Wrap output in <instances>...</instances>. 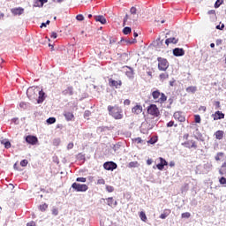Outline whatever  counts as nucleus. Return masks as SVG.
<instances>
[{"label": "nucleus", "instance_id": "13", "mask_svg": "<svg viewBox=\"0 0 226 226\" xmlns=\"http://www.w3.org/2000/svg\"><path fill=\"white\" fill-rule=\"evenodd\" d=\"M26 142H27V144H32V146H34V144L38 142V138L34 136H26Z\"/></svg>", "mask_w": 226, "mask_h": 226}, {"label": "nucleus", "instance_id": "18", "mask_svg": "<svg viewBox=\"0 0 226 226\" xmlns=\"http://www.w3.org/2000/svg\"><path fill=\"white\" fill-rule=\"evenodd\" d=\"M225 117V114L222 113V111H216L214 114V121H218V119H223Z\"/></svg>", "mask_w": 226, "mask_h": 226}, {"label": "nucleus", "instance_id": "51", "mask_svg": "<svg viewBox=\"0 0 226 226\" xmlns=\"http://www.w3.org/2000/svg\"><path fill=\"white\" fill-rule=\"evenodd\" d=\"M219 183L221 184V185H226V178L225 177H221L220 178V180H219Z\"/></svg>", "mask_w": 226, "mask_h": 226}, {"label": "nucleus", "instance_id": "2", "mask_svg": "<svg viewBox=\"0 0 226 226\" xmlns=\"http://www.w3.org/2000/svg\"><path fill=\"white\" fill-rule=\"evenodd\" d=\"M152 97L155 103H164V102H167V95L163 93H160V90L153 91Z\"/></svg>", "mask_w": 226, "mask_h": 226}, {"label": "nucleus", "instance_id": "61", "mask_svg": "<svg viewBox=\"0 0 226 226\" xmlns=\"http://www.w3.org/2000/svg\"><path fill=\"white\" fill-rule=\"evenodd\" d=\"M26 226H36V224L34 222H28Z\"/></svg>", "mask_w": 226, "mask_h": 226}, {"label": "nucleus", "instance_id": "27", "mask_svg": "<svg viewBox=\"0 0 226 226\" xmlns=\"http://www.w3.org/2000/svg\"><path fill=\"white\" fill-rule=\"evenodd\" d=\"M154 45L157 49H163V40H161L160 38L157 39L154 41Z\"/></svg>", "mask_w": 226, "mask_h": 226}, {"label": "nucleus", "instance_id": "55", "mask_svg": "<svg viewBox=\"0 0 226 226\" xmlns=\"http://www.w3.org/2000/svg\"><path fill=\"white\" fill-rule=\"evenodd\" d=\"M67 149H73V142H71L67 145Z\"/></svg>", "mask_w": 226, "mask_h": 226}, {"label": "nucleus", "instance_id": "16", "mask_svg": "<svg viewBox=\"0 0 226 226\" xmlns=\"http://www.w3.org/2000/svg\"><path fill=\"white\" fill-rule=\"evenodd\" d=\"M38 94H39V97L37 100V103H43V102H45V92H43V90H40L39 88Z\"/></svg>", "mask_w": 226, "mask_h": 226}, {"label": "nucleus", "instance_id": "63", "mask_svg": "<svg viewBox=\"0 0 226 226\" xmlns=\"http://www.w3.org/2000/svg\"><path fill=\"white\" fill-rule=\"evenodd\" d=\"M113 149L114 151H117V149H119V145H114Z\"/></svg>", "mask_w": 226, "mask_h": 226}, {"label": "nucleus", "instance_id": "43", "mask_svg": "<svg viewBox=\"0 0 226 226\" xmlns=\"http://www.w3.org/2000/svg\"><path fill=\"white\" fill-rule=\"evenodd\" d=\"M51 211H52V215H54V216H57V215H59V211L57 210L56 207H53Z\"/></svg>", "mask_w": 226, "mask_h": 226}, {"label": "nucleus", "instance_id": "34", "mask_svg": "<svg viewBox=\"0 0 226 226\" xmlns=\"http://www.w3.org/2000/svg\"><path fill=\"white\" fill-rule=\"evenodd\" d=\"M1 144L4 146L5 149H10V147H11V143H10V141H6V139L2 140Z\"/></svg>", "mask_w": 226, "mask_h": 226}, {"label": "nucleus", "instance_id": "38", "mask_svg": "<svg viewBox=\"0 0 226 226\" xmlns=\"http://www.w3.org/2000/svg\"><path fill=\"white\" fill-rule=\"evenodd\" d=\"M48 124H54L56 123V117H49L47 119Z\"/></svg>", "mask_w": 226, "mask_h": 226}, {"label": "nucleus", "instance_id": "3", "mask_svg": "<svg viewBox=\"0 0 226 226\" xmlns=\"http://www.w3.org/2000/svg\"><path fill=\"white\" fill-rule=\"evenodd\" d=\"M38 93H40V87H30L26 90V95L29 100H36L38 98Z\"/></svg>", "mask_w": 226, "mask_h": 226}, {"label": "nucleus", "instance_id": "56", "mask_svg": "<svg viewBox=\"0 0 226 226\" xmlns=\"http://www.w3.org/2000/svg\"><path fill=\"white\" fill-rule=\"evenodd\" d=\"M51 38H54V40H56V38H57V34L56 32H52Z\"/></svg>", "mask_w": 226, "mask_h": 226}, {"label": "nucleus", "instance_id": "53", "mask_svg": "<svg viewBox=\"0 0 226 226\" xmlns=\"http://www.w3.org/2000/svg\"><path fill=\"white\" fill-rule=\"evenodd\" d=\"M89 116H91V111L86 110L84 113V117H89Z\"/></svg>", "mask_w": 226, "mask_h": 226}, {"label": "nucleus", "instance_id": "31", "mask_svg": "<svg viewBox=\"0 0 226 226\" xmlns=\"http://www.w3.org/2000/svg\"><path fill=\"white\" fill-rule=\"evenodd\" d=\"M121 41H124V43H126L127 45H132V43H137L136 39H132V40L122 39Z\"/></svg>", "mask_w": 226, "mask_h": 226}, {"label": "nucleus", "instance_id": "57", "mask_svg": "<svg viewBox=\"0 0 226 226\" xmlns=\"http://www.w3.org/2000/svg\"><path fill=\"white\" fill-rule=\"evenodd\" d=\"M114 43H116V39L115 38L110 39L109 40V45H114Z\"/></svg>", "mask_w": 226, "mask_h": 226}, {"label": "nucleus", "instance_id": "40", "mask_svg": "<svg viewBox=\"0 0 226 226\" xmlns=\"http://www.w3.org/2000/svg\"><path fill=\"white\" fill-rule=\"evenodd\" d=\"M106 190L109 193H112V192H114V187L111 185H106Z\"/></svg>", "mask_w": 226, "mask_h": 226}, {"label": "nucleus", "instance_id": "4", "mask_svg": "<svg viewBox=\"0 0 226 226\" xmlns=\"http://www.w3.org/2000/svg\"><path fill=\"white\" fill-rule=\"evenodd\" d=\"M213 169V164L211 162H206L203 166L198 165L196 168V172L199 174H206Z\"/></svg>", "mask_w": 226, "mask_h": 226}, {"label": "nucleus", "instance_id": "8", "mask_svg": "<svg viewBox=\"0 0 226 226\" xmlns=\"http://www.w3.org/2000/svg\"><path fill=\"white\" fill-rule=\"evenodd\" d=\"M184 147H187V149H197V143L193 140H187L182 143Z\"/></svg>", "mask_w": 226, "mask_h": 226}, {"label": "nucleus", "instance_id": "22", "mask_svg": "<svg viewBox=\"0 0 226 226\" xmlns=\"http://www.w3.org/2000/svg\"><path fill=\"white\" fill-rule=\"evenodd\" d=\"M96 22H100L101 24H107V19L103 16H94Z\"/></svg>", "mask_w": 226, "mask_h": 226}, {"label": "nucleus", "instance_id": "42", "mask_svg": "<svg viewBox=\"0 0 226 226\" xmlns=\"http://www.w3.org/2000/svg\"><path fill=\"white\" fill-rule=\"evenodd\" d=\"M192 216V214L190 212H185L182 214V218H190Z\"/></svg>", "mask_w": 226, "mask_h": 226}, {"label": "nucleus", "instance_id": "7", "mask_svg": "<svg viewBox=\"0 0 226 226\" xmlns=\"http://www.w3.org/2000/svg\"><path fill=\"white\" fill-rule=\"evenodd\" d=\"M148 114L151 116H154L155 117H158L160 116V110L158 109V107L154 104H151L147 109Z\"/></svg>", "mask_w": 226, "mask_h": 226}, {"label": "nucleus", "instance_id": "1", "mask_svg": "<svg viewBox=\"0 0 226 226\" xmlns=\"http://www.w3.org/2000/svg\"><path fill=\"white\" fill-rule=\"evenodd\" d=\"M108 110L110 116H112V117H114L115 119H123V109H121V108L117 106H109Z\"/></svg>", "mask_w": 226, "mask_h": 226}, {"label": "nucleus", "instance_id": "28", "mask_svg": "<svg viewBox=\"0 0 226 226\" xmlns=\"http://www.w3.org/2000/svg\"><path fill=\"white\" fill-rule=\"evenodd\" d=\"M107 200L108 206H110V207H116L117 206V201H114V198H109Z\"/></svg>", "mask_w": 226, "mask_h": 226}, {"label": "nucleus", "instance_id": "32", "mask_svg": "<svg viewBox=\"0 0 226 226\" xmlns=\"http://www.w3.org/2000/svg\"><path fill=\"white\" fill-rule=\"evenodd\" d=\"M140 164H139V162L135 161V162H131L128 164L129 169H133V168H137L139 167Z\"/></svg>", "mask_w": 226, "mask_h": 226}, {"label": "nucleus", "instance_id": "15", "mask_svg": "<svg viewBox=\"0 0 226 226\" xmlns=\"http://www.w3.org/2000/svg\"><path fill=\"white\" fill-rule=\"evenodd\" d=\"M185 54V49L181 48H176L173 49V56H176V57H179Z\"/></svg>", "mask_w": 226, "mask_h": 226}, {"label": "nucleus", "instance_id": "52", "mask_svg": "<svg viewBox=\"0 0 226 226\" xmlns=\"http://www.w3.org/2000/svg\"><path fill=\"white\" fill-rule=\"evenodd\" d=\"M127 77H129V79H132L133 77V71H129L126 72Z\"/></svg>", "mask_w": 226, "mask_h": 226}, {"label": "nucleus", "instance_id": "21", "mask_svg": "<svg viewBox=\"0 0 226 226\" xmlns=\"http://www.w3.org/2000/svg\"><path fill=\"white\" fill-rule=\"evenodd\" d=\"M223 135H225L223 131H217L215 133V139H217V140H222V139H223Z\"/></svg>", "mask_w": 226, "mask_h": 226}, {"label": "nucleus", "instance_id": "23", "mask_svg": "<svg viewBox=\"0 0 226 226\" xmlns=\"http://www.w3.org/2000/svg\"><path fill=\"white\" fill-rule=\"evenodd\" d=\"M64 116L66 121H72V119L74 117L73 113H72L70 111H65L64 113Z\"/></svg>", "mask_w": 226, "mask_h": 226}, {"label": "nucleus", "instance_id": "41", "mask_svg": "<svg viewBox=\"0 0 226 226\" xmlns=\"http://www.w3.org/2000/svg\"><path fill=\"white\" fill-rule=\"evenodd\" d=\"M139 216L143 222H146V220H147V217L146 216V213L144 212H141Z\"/></svg>", "mask_w": 226, "mask_h": 226}, {"label": "nucleus", "instance_id": "6", "mask_svg": "<svg viewBox=\"0 0 226 226\" xmlns=\"http://www.w3.org/2000/svg\"><path fill=\"white\" fill-rule=\"evenodd\" d=\"M72 188L75 190V192H87L89 187L86 184L73 183Z\"/></svg>", "mask_w": 226, "mask_h": 226}, {"label": "nucleus", "instance_id": "64", "mask_svg": "<svg viewBox=\"0 0 226 226\" xmlns=\"http://www.w3.org/2000/svg\"><path fill=\"white\" fill-rule=\"evenodd\" d=\"M124 105H130V100L126 99L124 102Z\"/></svg>", "mask_w": 226, "mask_h": 226}, {"label": "nucleus", "instance_id": "50", "mask_svg": "<svg viewBox=\"0 0 226 226\" xmlns=\"http://www.w3.org/2000/svg\"><path fill=\"white\" fill-rule=\"evenodd\" d=\"M105 184V179L103 178H99L97 180V185H104Z\"/></svg>", "mask_w": 226, "mask_h": 226}, {"label": "nucleus", "instance_id": "35", "mask_svg": "<svg viewBox=\"0 0 226 226\" xmlns=\"http://www.w3.org/2000/svg\"><path fill=\"white\" fill-rule=\"evenodd\" d=\"M187 93H196L197 92V87H188L186 88Z\"/></svg>", "mask_w": 226, "mask_h": 226}, {"label": "nucleus", "instance_id": "59", "mask_svg": "<svg viewBox=\"0 0 226 226\" xmlns=\"http://www.w3.org/2000/svg\"><path fill=\"white\" fill-rule=\"evenodd\" d=\"M152 163H153V159H147V165H152Z\"/></svg>", "mask_w": 226, "mask_h": 226}, {"label": "nucleus", "instance_id": "49", "mask_svg": "<svg viewBox=\"0 0 226 226\" xmlns=\"http://www.w3.org/2000/svg\"><path fill=\"white\" fill-rule=\"evenodd\" d=\"M167 126L168 128H172V126H174V121H170L168 124H167ZM177 124H175V127H177Z\"/></svg>", "mask_w": 226, "mask_h": 226}, {"label": "nucleus", "instance_id": "48", "mask_svg": "<svg viewBox=\"0 0 226 226\" xmlns=\"http://www.w3.org/2000/svg\"><path fill=\"white\" fill-rule=\"evenodd\" d=\"M130 11L131 15H137V9L135 7H132Z\"/></svg>", "mask_w": 226, "mask_h": 226}, {"label": "nucleus", "instance_id": "5", "mask_svg": "<svg viewBox=\"0 0 226 226\" xmlns=\"http://www.w3.org/2000/svg\"><path fill=\"white\" fill-rule=\"evenodd\" d=\"M157 61H158V69L161 72H165L167 68H169V61H167V59L162 57H158Z\"/></svg>", "mask_w": 226, "mask_h": 226}, {"label": "nucleus", "instance_id": "62", "mask_svg": "<svg viewBox=\"0 0 226 226\" xmlns=\"http://www.w3.org/2000/svg\"><path fill=\"white\" fill-rule=\"evenodd\" d=\"M175 165H176V162H174V161H171L170 162V167H175Z\"/></svg>", "mask_w": 226, "mask_h": 226}, {"label": "nucleus", "instance_id": "33", "mask_svg": "<svg viewBox=\"0 0 226 226\" xmlns=\"http://www.w3.org/2000/svg\"><path fill=\"white\" fill-rule=\"evenodd\" d=\"M225 154H223V152H219L216 154V155L215 156V160L216 162H220V160H222V158H223Z\"/></svg>", "mask_w": 226, "mask_h": 226}, {"label": "nucleus", "instance_id": "24", "mask_svg": "<svg viewBox=\"0 0 226 226\" xmlns=\"http://www.w3.org/2000/svg\"><path fill=\"white\" fill-rule=\"evenodd\" d=\"M63 94L72 96L73 94V87H69L63 91Z\"/></svg>", "mask_w": 226, "mask_h": 226}, {"label": "nucleus", "instance_id": "44", "mask_svg": "<svg viewBox=\"0 0 226 226\" xmlns=\"http://www.w3.org/2000/svg\"><path fill=\"white\" fill-rule=\"evenodd\" d=\"M76 181L78 183H86L87 179H86V177H77Z\"/></svg>", "mask_w": 226, "mask_h": 226}, {"label": "nucleus", "instance_id": "19", "mask_svg": "<svg viewBox=\"0 0 226 226\" xmlns=\"http://www.w3.org/2000/svg\"><path fill=\"white\" fill-rule=\"evenodd\" d=\"M132 114H142V106L140 105H136L132 109Z\"/></svg>", "mask_w": 226, "mask_h": 226}, {"label": "nucleus", "instance_id": "30", "mask_svg": "<svg viewBox=\"0 0 226 226\" xmlns=\"http://www.w3.org/2000/svg\"><path fill=\"white\" fill-rule=\"evenodd\" d=\"M147 126H149L148 124H147V123H143L142 124H141V132L142 133H147V132H148V130H149V128H147ZM146 128H147V129H146Z\"/></svg>", "mask_w": 226, "mask_h": 226}, {"label": "nucleus", "instance_id": "9", "mask_svg": "<svg viewBox=\"0 0 226 226\" xmlns=\"http://www.w3.org/2000/svg\"><path fill=\"white\" fill-rule=\"evenodd\" d=\"M174 117L177 121H179L180 123H185L186 121V118L185 117V115L183 112L177 111L174 113Z\"/></svg>", "mask_w": 226, "mask_h": 226}, {"label": "nucleus", "instance_id": "54", "mask_svg": "<svg viewBox=\"0 0 226 226\" xmlns=\"http://www.w3.org/2000/svg\"><path fill=\"white\" fill-rule=\"evenodd\" d=\"M195 123H200V116L199 115L195 116Z\"/></svg>", "mask_w": 226, "mask_h": 226}, {"label": "nucleus", "instance_id": "60", "mask_svg": "<svg viewBox=\"0 0 226 226\" xmlns=\"http://www.w3.org/2000/svg\"><path fill=\"white\" fill-rule=\"evenodd\" d=\"M188 137H190V134L185 133L184 134V139L188 141Z\"/></svg>", "mask_w": 226, "mask_h": 226}, {"label": "nucleus", "instance_id": "36", "mask_svg": "<svg viewBox=\"0 0 226 226\" xmlns=\"http://www.w3.org/2000/svg\"><path fill=\"white\" fill-rule=\"evenodd\" d=\"M48 207H49V205H47V203H44L42 205H40L39 209L40 211H47Z\"/></svg>", "mask_w": 226, "mask_h": 226}, {"label": "nucleus", "instance_id": "58", "mask_svg": "<svg viewBox=\"0 0 226 226\" xmlns=\"http://www.w3.org/2000/svg\"><path fill=\"white\" fill-rule=\"evenodd\" d=\"M223 27H225V25H222V26H220V25H218V26H216V29H220L221 31H222V29H223Z\"/></svg>", "mask_w": 226, "mask_h": 226}, {"label": "nucleus", "instance_id": "11", "mask_svg": "<svg viewBox=\"0 0 226 226\" xmlns=\"http://www.w3.org/2000/svg\"><path fill=\"white\" fill-rule=\"evenodd\" d=\"M121 80H114L112 79H109V85L110 86V87H116L117 89L121 87Z\"/></svg>", "mask_w": 226, "mask_h": 226}, {"label": "nucleus", "instance_id": "46", "mask_svg": "<svg viewBox=\"0 0 226 226\" xmlns=\"http://www.w3.org/2000/svg\"><path fill=\"white\" fill-rule=\"evenodd\" d=\"M223 3L222 0H217L215 4V8H220V5Z\"/></svg>", "mask_w": 226, "mask_h": 226}, {"label": "nucleus", "instance_id": "45", "mask_svg": "<svg viewBox=\"0 0 226 226\" xmlns=\"http://www.w3.org/2000/svg\"><path fill=\"white\" fill-rule=\"evenodd\" d=\"M76 19L79 20V22H82V20H84V15L82 14L77 15Z\"/></svg>", "mask_w": 226, "mask_h": 226}, {"label": "nucleus", "instance_id": "10", "mask_svg": "<svg viewBox=\"0 0 226 226\" xmlns=\"http://www.w3.org/2000/svg\"><path fill=\"white\" fill-rule=\"evenodd\" d=\"M103 167L106 170H115V169H117V164L114 162H108L103 164Z\"/></svg>", "mask_w": 226, "mask_h": 226}, {"label": "nucleus", "instance_id": "25", "mask_svg": "<svg viewBox=\"0 0 226 226\" xmlns=\"http://www.w3.org/2000/svg\"><path fill=\"white\" fill-rule=\"evenodd\" d=\"M34 8H43V0H34Z\"/></svg>", "mask_w": 226, "mask_h": 226}, {"label": "nucleus", "instance_id": "17", "mask_svg": "<svg viewBox=\"0 0 226 226\" xmlns=\"http://www.w3.org/2000/svg\"><path fill=\"white\" fill-rule=\"evenodd\" d=\"M128 19L135 22V20L139 19V15L138 14H131L130 16L126 15L125 18L124 19V24H126Z\"/></svg>", "mask_w": 226, "mask_h": 226}, {"label": "nucleus", "instance_id": "12", "mask_svg": "<svg viewBox=\"0 0 226 226\" xmlns=\"http://www.w3.org/2000/svg\"><path fill=\"white\" fill-rule=\"evenodd\" d=\"M11 13H12V15H22L24 13V8L22 7H18V8H12L11 9Z\"/></svg>", "mask_w": 226, "mask_h": 226}, {"label": "nucleus", "instance_id": "47", "mask_svg": "<svg viewBox=\"0 0 226 226\" xmlns=\"http://www.w3.org/2000/svg\"><path fill=\"white\" fill-rule=\"evenodd\" d=\"M27 163H28L27 160H22L20 162L21 167H27Z\"/></svg>", "mask_w": 226, "mask_h": 226}, {"label": "nucleus", "instance_id": "37", "mask_svg": "<svg viewBox=\"0 0 226 226\" xmlns=\"http://www.w3.org/2000/svg\"><path fill=\"white\" fill-rule=\"evenodd\" d=\"M123 33L124 34H130V33H132V28L129 26H126L124 28Z\"/></svg>", "mask_w": 226, "mask_h": 226}, {"label": "nucleus", "instance_id": "14", "mask_svg": "<svg viewBox=\"0 0 226 226\" xmlns=\"http://www.w3.org/2000/svg\"><path fill=\"white\" fill-rule=\"evenodd\" d=\"M159 160H160V163L157 164V169H158L159 170H163V168H164L166 165H169V162H167L166 160L163 159V158H162V157H160Z\"/></svg>", "mask_w": 226, "mask_h": 226}, {"label": "nucleus", "instance_id": "29", "mask_svg": "<svg viewBox=\"0 0 226 226\" xmlns=\"http://www.w3.org/2000/svg\"><path fill=\"white\" fill-rule=\"evenodd\" d=\"M169 215H170V210L166 209V210H164V212L162 214H161L160 218L162 220H165V218H167V216H169Z\"/></svg>", "mask_w": 226, "mask_h": 226}, {"label": "nucleus", "instance_id": "39", "mask_svg": "<svg viewBox=\"0 0 226 226\" xmlns=\"http://www.w3.org/2000/svg\"><path fill=\"white\" fill-rule=\"evenodd\" d=\"M160 79H161V80H165V79H169V74L166 72L162 73V74H160Z\"/></svg>", "mask_w": 226, "mask_h": 226}, {"label": "nucleus", "instance_id": "26", "mask_svg": "<svg viewBox=\"0 0 226 226\" xmlns=\"http://www.w3.org/2000/svg\"><path fill=\"white\" fill-rule=\"evenodd\" d=\"M219 174H221V176H225V174H226V161L222 164L221 169L219 170Z\"/></svg>", "mask_w": 226, "mask_h": 226}, {"label": "nucleus", "instance_id": "20", "mask_svg": "<svg viewBox=\"0 0 226 226\" xmlns=\"http://www.w3.org/2000/svg\"><path fill=\"white\" fill-rule=\"evenodd\" d=\"M177 41H179V39H176V37H170V38L166 39L165 45H167V47H169L170 43L176 44V43H177Z\"/></svg>", "mask_w": 226, "mask_h": 226}]
</instances>
